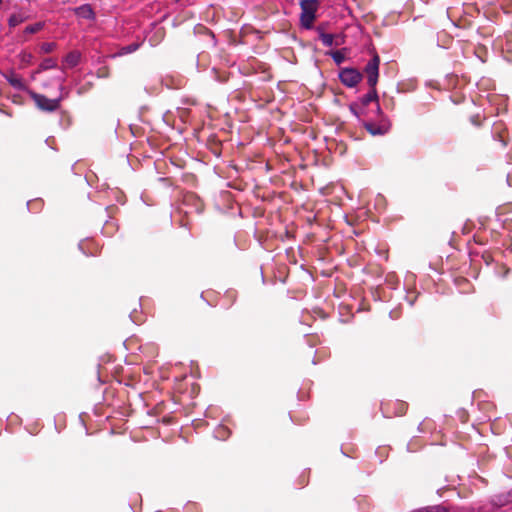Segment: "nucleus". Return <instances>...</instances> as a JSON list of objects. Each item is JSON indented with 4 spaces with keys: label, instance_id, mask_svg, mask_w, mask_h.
<instances>
[{
    "label": "nucleus",
    "instance_id": "obj_1",
    "mask_svg": "<svg viewBox=\"0 0 512 512\" xmlns=\"http://www.w3.org/2000/svg\"><path fill=\"white\" fill-rule=\"evenodd\" d=\"M377 114H378V119L375 121L364 120L362 118H361V120H359L362 123V125L365 127V129L373 136L384 135L390 129V122L387 119V117H385L383 115L379 104H377Z\"/></svg>",
    "mask_w": 512,
    "mask_h": 512
},
{
    "label": "nucleus",
    "instance_id": "obj_2",
    "mask_svg": "<svg viewBox=\"0 0 512 512\" xmlns=\"http://www.w3.org/2000/svg\"><path fill=\"white\" fill-rule=\"evenodd\" d=\"M301 15L300 21L302 27L306 29H310L313 26V22L315 20V14L318 8L317 0H301Z\"/></svg>",
    "mask_w": 512,
    "mask_h": 512
},
{
    "label": "nucleus",
    "instance_id": "obj_3",
    "mask_svg": "<svg viewBox=\"0 0 512 512\" xmlns=\"http://www.w3.org/2000/svg\"><path fill=\"white\" fill-rule=\"evenodd\" d=\"M378 97H377V91L376 88H370V91L364 95L361 98V103H352L350 105V111L353 113V115L358 119L361 120V117L365 114V107L368 106L370 103L375 102V104H378Z\"/></svg>",
    "mask_w": 512,
    "mask_h": 512
},
{
    "label": "nucleus",
    "instance_id": "obj_4",
    "mask_svg": "<svg viewBox=\"0 0 512 512\" xmlns=\"http://www.w3.org/2000/svg\"><path fill=\"white\" fill-rule=\"evenodd\" d=\"M31 97L34 100L36 106L43 111L53 112L56 111L60 106L61 97L57 99H49L44 95L32 92Z\"/></svg>",
    "mask_w": 512,
    "mask_h": 512
},
{
    "label": "nucleus",
    "instance_id": "obj_5",
    "mask_svg": "<svg viewBox=\"0 0 512 512\" xmlns=\"http://www.w3.org/2000/svg\"><path fill=\"white\" fill-rule=\"evenodd\" d=\"M379 64L380 58L377 54L369 60V62L365 66V73L367 75V83L370 88L376 86L379 76Z\"/></svg>",
    "mask_w": 512,
    "mask_h": 512
},
{
    "label": "nucleus",
    "instance_id": "obj_6",
    "mask_svg": "<svg viewBox=\"0 0 512 512\" xmlns=\"http://www.w3.org/2000/svg\"><path fill=\"white\" fill-rule=\"evenodd\" d=\"M339 78L345 86L352 88L362 80V74L354 68H343L339 72Z\"/></svg>",
    "mask_w": 512,
    "mask_h": 512
},
{
    "label": "nucleus",
    "instance_id": "obj_7",
    "mask_svg": "<svg viewBox=\"0 0 512 512\" xmlns=\"http://www.w3.org/2000/svg\"><path fill=\"white\" fill-rule=\"evenodd\" d=\"M5 79L8 83L17 90H25L26 86L23 82V79L16 75L15 73H10L5 75Z\"/></svg>",
    "mask_w": 512,
    "mask_h": 512
},
{
    "label": "nucleus",
    "instance_id": "obj_8",
    "mask_svg": "<svg viewBox=\"0 0 512 512\" xmlns=\"http://www.w3.org/2000/svg\"><path fill=\"white\" fill-rule=\"evenodd\" d=\"M81 53L79 51H71L64 58V63L67 67L73 68L80 63Z\"/></svg>",
    "mask_w": 512,
    "mask_h": 512
},
{
    "label": "nucleus",
    "instance_id": "obj_9",
    "mask_svg": "<svg viewBox=\"0 0 512 512\" xmlns=\"http://www.w3.org/2000/svg\"><path fill=\"white\" fill-rule=\"evenodd\" d=\"M317 30H318V34H319V39L321 40V42L323 43L324 46L331 47L334 45V35L333 34L325 33L322 30V28H320V27H318Z\"/></svg>",
    "mask_w": 512,
    "mask_h": 512
},
{
    "label": "nucleus",
    "instance_id": "obj_10",
    "mask_svg": "<svg viewBox=\"0 0 512 512\" xmlns=\"http://www.w3.org/2000/svg\"><path fill=\"white\" fill-rule=\"evenodd\" d=\"M44 28V22H37L33 25H29L25 28L24 33L25 34H34L39 32Z\"/></svg>",
    "mask_w": 512,
    "mask_h": 512
},
{
    "label": "nucleus",
    "instance_id": "obj_11",
    "mask_svg": "<svg viewBox=\"0 0 512 512\" xmlns=\"http://www.w3.org/2000/svg\"><path fill=\"white\" fill-rule=\"evenodd\" d=\"M24 17L20 14H12L8 19V24L10 27H16L17 25L24 22Z\"/></svg>",
    "mask_w": 512,
    "mask_h": 512
},
{
    "label": "nucleus",
    "instance_id": "obj_12",
    "mask_svg": "<svg viewBox=\"0 0 512 512\" xmlns=\"http://www.w3.org/2000/svg\"><path fill=\"white\" fill-rule=\"evenodd\" d=\"M229 434L230 431L228 430V428L224 426H219L215 430V437L220 440H225L229 436Z\"/></svg>",
    "mask_w": 512,
    "mask_h": 512
},
{
    "label": "nucleus",
    "instance_id": "obj_13",
    "mask_svg": "<svg viewBox=\"0 0 512 512\" xmlns=\"http://www.w3.org/2000/svg\"><path fill=\"white\" fill-rule=\"evenodd\" d=\"M140 47L139 43H132L126 46L121 47L120 54L126 55L135 52Z\"/></svg>",
    "mask_w": 512,
    "mask_h": 512
},
{
    "label": "nucleus",
    "instance_id": "obj_14",
    "mask_svg": "<svg viewBox=\"0 0 512 512\" xmlns=\"http://www.w3.org/2000/svg\"><path fill=\"white\" fill-rule=\"evenodd\" d=\"M57 66L56 62L52 58H46L43 60V62L40 64L41 70H48L55 68Z\"/></svg>",
    "mask_w": 512,
    "mask_h": 512
},
{
    "label": "nucleus",
    "instance_id": "obj_15",
    "mask_svg": "<svg viewBox=\"0 0 512 512\" xmlns=\"http://www.w3.org/2000/svg\"><path fill=\"white\" fill-rule=\"evenodd\" d=\"M55 48L56 44L54 42H45L40 46L41 52L45 54L51 53Z\"/></svg>",
    "mask_w": 512,
    "mask_h": 512
},
{
    "label": "nucleus",
    "instance_id": "obj_16",
    "mask_svg": "<svg viewBox=\"0 0 512 512\" xmlns=\"http://www.w3.org/2000/svg\"><path fill=\"white\" fill-rule=\"evenodd\" d=\"M330 55L337 65H340L345 60V55L339 50L331 52Z\"/></svg>",
    "mask_w": 512,
    "mask_h": 512
},
{
    "label": "nucleus",
    "instance_id": "obj_17",
    "mask_svg": "<svg viewBox=\"0 0 512 512\" xmlns=\"http://www.w3.org/2000/svg\"><path fill=\"white\" fill-rule=\"evenodd\" d=\"M414 512H447L446 508L442 506H431L423 509L416 510Z\"/></svg>",
    "mask_w": 512,
    "mask_h": 512
},
{
    "label": "nucleus",
    "instance_id": "obj_18",
    "mask_svg": "<svg viewBox=\"0 0 512 512\" xmlns=\"http://www.w3.org/2000/svg\"><path fill=\"white\" fill-rule=\"evenodd\" d=\"M77 12H78V14H80V15L86 17V18H90L92 16V14H93L91 8L89 6H86V5L79 7L77 9Z\"/></svg>",
    "mask_w": 512,
    "mask_h": 512
},
{
    "label": "nucleus",
    "instance_id": "obj_19",
    "mask_svg": "<svg viewBox=\"0 0 512 512\" xmlns=\"http://www.w3.org/2000/svg\"><path fill=\"white\" fill-rule=\"evenodd\" d=\"M21 61L25 64H31L33 60V55L30 52L23 51L20 54Z\"/></svg>",
    "mask_w": 512,
    "mask_h": 512
},
{
    "label": "nucleus",
    "instance_id": "obj_20",
    "mask_svg": "<svg viewBox=\"0 0 512 512\" xmlns=\"http://www.w3.org/2000/svg\"><path fill=\"white\" fill-rule=\"evenodd\" d=\"M416 295H413V296H410V294L407 295V301L409 302L410 306H412L414 304V301L416 299Z\"/></svg>",
    "mask_w": 512,
    "mask_h": 512
},
{
    "label": "nucleus",
    "instance_id": "obj_21",
    "mask_svg": "<svg viewBox=\"0 0 512 512\" xmlns=\"http://www.w3.org/2000/svg\"><path fill=\"white\" fill-rule=\"evenodd\" d=\"M473 123H474L475 125H479V124L477 123V120H473Z\"/></svg>",
    "mask_w": 512,
    "mask_h": 512
}]
</instances>
